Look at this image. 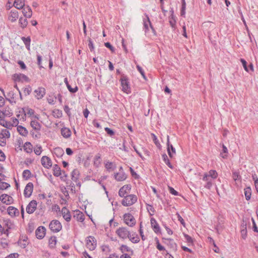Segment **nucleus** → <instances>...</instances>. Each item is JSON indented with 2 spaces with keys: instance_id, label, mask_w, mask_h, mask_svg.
Returning <instances> with one entry per match:
<instances>
[{
  "instance_id": "nucleus-1",
  "label": "nucleus",
  "mask_w": 258,
  "mask_h": 258,
  "mask_svg": "<svg viewBox=\"0 0 258 258\" xmlns=\"http://www.w3.org/2000/svg\"><path fill=\"white\" fill-rule=\"evenodd\" d=\"M119 81L121 91L127 94L131 93L132 90L128 77L124 74H122Z\"/></svg>"
},
{
  "instance_id": "nucleus-2",
  "label": "nucleus",
  "mask_w": 258,
  "mask_h": 258,
  "mask_svg": "<svg viewBox=\"0 0 258 258\" xmlns=\"http://www.w3.org/2000/svg\"><path fill=\"white\" fill-rule=\"evenodd\" d=\"M124 199L122 200L121 204L123 206L128 207L133 205L137 202L138 198L135 195H128L123 197Z\"/></svg>"
},
{
  "instance_id": "nucleus-3",
  "label": "nucleus",
  "mask_w": 258,
  "mask_h": 258,
  "mask_svg": "<svg viewBox=\"0 0 258 258\" xmlns=\"http://www.w3.org/2000/svg\"><path fill=\"white\" fill-rule=\"evenodd\" d=\"M146 19L144 20V29L145 31V33L146 34H147L149 31V28H150L152 29V32L153 33L154 36H156L157 33L155 30V29L153 27L151 21L150 20V19L147 15H145Z\"/></svg>"
},
{
  "instance_id": "nucleus-4",
  "label": "nucleus",
  "mask_w": 258,
  "mask_h": 258,
  "mask_svg": "<svg viewBox=\"0 0 258 258\" xmlns=\"http://www.w3.org/2000/svg\"><path fill=\"white\" fill-rule=\"evenodd\" d=\"M49 227L53 232L57 233L61 230L62 225L58 220H53L50 222Z\"/></svg>"
},
{
  "instance_id": "nucleus-5",
  "label": "nucleus",
  "mask_w": 258,
  "mask_h": 258,
  "mask_svg": "<svg viewBox=\"0 0 258 258\" xmlns=\"http://www.w3.org/2000/svg\"><path fill=\"white\" fill-rule=\"evenodd\" d=\"M123 220L126 224L130 227H133L136 224V220L130 213H125L123 215Z\"/></svg>"
},
{
  "instance_id": "nucleus-6",
  "label": "nucleus",
  "mask_w": 258,
  "mask_h": 258,
  "mask_svg": "<svg viewBox=\"0 0 258 258\" xmlns=\"http://www.w3.org/2000/svg\"><path fill=\"white\" fill-rule=\"evenodd\" d=\"M13 80L16 82H29L30 79L24 74L21 73H16L12 76Z\"/></svg>"
},
{
  "instance_id": "nucleus-7",
  "label": "nucleus",
  "mask_w": 258,
  "mask_h": 258,
  "mask_svg": "<svg viewBox=\"0 0 258 258\" xmlns=\"http://www.w3.org/2000/svg\"><path fill=\"white\" fill-rule=\"evenodd\" d=\"M117 235L122 239H126L128 238L130 232L125 227H119L116 231Z\"/></svg>"
},
{
  "instance_id": "nucleus-8",
  "label": "nucleus",
  "mask_w": 258,
  "mask_h": 258,
  "mask_svg": "<svg viewBox=\"0 0 258 258\" xmlns=\"http://www.w3.org/2000/svg\"><path fill=\"white\" fill-rule=\"evenodd\" d=\"M86 245L91 250H94L96 246V241L93 236H89L86 239Z\"/></svg>"
},
{
  "instance_id": "nucleus-9",
  "label": "nucleus",
  "mask_w": 258,
  "mask_h": 258,
  "mask_svg": "<svg viewBox=\"0 0 258 258\" xmlns=\"http://www.w3.org/2000/svg\"><path fill=\"white\" fill-rule=\"evenodd\" d=\"M37 203L36 200L31 201L26 207V212L28 214H31L34 212L37 208Z\"/></svg>"
},
{
  "instance_id": "nucleus-10",
  "label": "nucleus",
  "mask_w": 258,
  "mask_h": 258,
  "mask_svg": "<svg viewBox=\"0 0 258 258\" xmlns=\"http://www.w3.org/2000/svg\"><path fill=\"white\" fill-rule=\"evenodd\" d=\"M131 189V185L130 184H126L121 187L118 191V195L121 198H123L130 191Z\"/></svg>"
},
{
  "instance_id": "nucleus-11",
  "label": "nucleus",
  "mask_w": 258,
  "mask_h": 258,
  "mask_svg": "<svg viewBox=\"0 0 258 258\" xmlns=\"http://www.w3.org/2000/svg\"><path fill=\"white\" fill-rule=\"evenodd\" d=\"M33 190V184L30 182L26 185L24 190V195L26 198H29L31 195Z\"/></svg>"
},
{
  "instance_id": "nucleus-12",
  "label": "nucleus",
  "mask_w": 258,
  "mask_h": 258,
  "mask_svg": "<svg viewBox=\"0 0 258 258\" xmlns=\"http://www.w3.org/2000/svg\"><path fill=\"white\" fill-rule=\"evenodd\" d=\"M46 228L42 226L38 227L35 231L36 237L39 239H42L45 235Z\"/></svg>"
},
{
  "instance_id": "nucleus-13",
  "label": "nucleus",
  "mask_w": 258,
  "mask_h": 258,
  "mask_svg": "<svg viewBox=\"0 0 258 258\" xmlns=\"http://www.w3.org/2000/svg\"><path fill=\"white\" fill-rule=\"evenodd\" d=\"M41 163L45 168L49 169L52 166L51 160L49 157L46 156H44L41 158Z\"/></svg>"
},
{
  "instance_id": "nucleus-14",
  "label": "nucleus",
  "mask_w": 258,
  "mask_h": 258,
  "mask_svg": "<svg viewBox=\"0 0 258 258\" xmlns=\"http://www.w3.org/2000/svg\"><path fill=\"white\" fill-rule=\"evenodd\" d=\"M151 225L154 232L156 234L161 233V229L156 220L154 218H151Z\"/></svg>"
},
{
  "instance_id": "nucleus-15",
  "label": "nucleus",
  "mask_w": 258,
  "mask_h": 258,
  "mask_svg": "<svg viewBox=\"0 0 258 258\" xmlns=\"http://www.w3.org/2000/svg\"><path fill=\"white\" fill-rule=\"evenodd\" d=\"M0 200L2 203L6 205L12 204L14 202L13 198L7 194L2 195L0 197Z\"/></svg>"
},
{
  "instance_id": "nucleus-16",
  "label": "nucleus",
  "mask_w": 258,
  "mask_h": 258,
  "mask_svg": "<svg viewBox=\"0 0 258 258\" xmlns=\"http://www.w3.org/2000/svg\"><path fill=\"white\" fill-rule=\"evenodd\" d=\"M19 18V13L16 10H11L8 14V20L11 22H16Z\"/></svg>"
},
{
  "instance_id": "nucleus-17",
  "label": "nucleus",
  "mask_w": 258,
  "mask_h": 258,
  "mask_svg": "<svg viewBox=\"0 0 258 258\" xmlns=\"http://www.w3.org/2000/svg\"><path fill=\"white\" fill-rule=\"evenodd\" d=\"M16 94L14 93V91L11 90L7 93V96H6L5 97L6 99L8 100L11 104H14L16 103Z\"/></svg>"
},
{
  "instance_id": "nucleus-18",
  "label": "nucleus",
  "mask_w": 258,
  "mask_h": 258,
  "mask_svg": "<svg viewBox=\"0 0 258 258\" xmlns=\"http://www.w3.org/2000/svg\"><path fill=\"white\" fill-rule=\"evenodd\" d=\"M61 212L64 219L67 222L70 221L71 219V215L69 210L66 207H63Z\"/></svg>"
},
{
  "instance_id": "nucleus-19",
  "label": "nucleus",
  "mask_w": 258,
  "mask_h": 258,
  "mask_svg": "<svg viewBox=\"0 0 258 258\" xmlns=\"http://www.w3.org/2000/svg\"><path fill=\"white\" fill-rule=\"evenodd\" d=\"M22 13L26 18H30L32 15V11L29 6H25L22 9Z\"/></svg>"
},
{
  "instance_id": "nucleus-20",
  "label": "nucleus",
  "mask_w": 258,
  "mask_h": 258,
  "mask_svg": "<svg viewBox=\"0 0 258 258\" xmlns=\"http://www.w3.org/2000/svg\"><path fill=\"white\" fill-rule=\"evenodd\" d=\"M114 177L116 180L122 181L126 179L127 176L124 172H120L114 173Z\"/></svg>"
},
{
  "instance_id": "nucleus-21",
  "label": "nucleus",
  "mask_w": 258,
  "mask_h": 258,
  "mask_svg": "<svg viewBox=\"0 0 258 258\" xmlns=\"http://www.w3.org/2000/svg\"><path fill=\"white\" fill-rule=\"evenodd\" d=\"M240 234L241 237L245 239L247 237L246 223L243 221L240 225Z\"/></svg>"
},
{
  "instance_id": "nucleus-22",
  "label": "nucleus",
  "mask_w": 258,
  "mask_h": 258,
  "mask_svg": "<svg viewBox=\"0 0 258 258\" xmlns=\"http://www.w3.org/2000/svg\"><path fill=\"white\" fill-rule=\"evenodd\" d=\"M30 125L33 130L37 132H39L41 130V125L35 119H31L30 122Z\"/></svg>"
},
{
  "instance_id": "nucleus-23",
  "label": "nucleus",
  "mask_w": 258,
  "mask_h": 258,
  "mask_svg": "<svg viewBox=\"0 0 258 258\" xmlns=\"http://www.w3.org/2000/svg\"><path fill=\"white\" fill-rule=\"evenodd\" d=\"M207 176H209L212 179H216L218 177V173L215 170H210L208 173H205L203 177V179H206Z\"/></svg>"
},
{
  "instance_id": "nucleus-24",
  "label": "nucleus",
  "mask_w": 258,
  "mask_h": 258,
  "mask_svg": "<svg viewBox=\"0 0 258 258\" xmlns=\"http://www.w3.org/2000/svg\"><path fill=\"white\" fill-rule=\"evenodd\" d=\"M167 152H168V155L170 157H172V156H173L172 154L175 153V148L173 147L172 145L170 144L169 139L168 136H167Z\"/></svg>"
},
{
  "instance_id": "nucleus-25",
  "label": "nucleus",
  "mask_w": 258,
  "mask_h": 258,
  "mask_svg": "<svg viewBox=\"0 0 258 258\" xmlns=\"http://www.w3.org/2000/svg\"><path fill=\"white\" fill-rule=\"evenodd\" d=\"M64 154L63 150L60 147H56L53 149V154L57 158L61 157Z\"/></svg>"
},
{
  "instance_id": "nucleus-26",
  "label": "nucleus",
  "mask_w": 258,
  "mask_h": 258,
  "mask_svg": "<svg viewBox=\"0 0 258 258\" xmlns=\"http://www.w3.org/2000/svg\"><path fill=\"white\" fill-rule=\"evenodd\" d=\"M22 112L24 113L25 117H26V114H28L30 117H32L34 115L35 111L33 109L28 107H25L22 108Z\"/></svg>"
},
{
  "instance_id": "nucleus-27",
  "label": "nucleus",
  "mask_w": 258,
  "mask_h": 258,
  "mask_svg": "<svg viewBox=\"0 0 258 258\" xmlns=\"http://www.w3.org/2000/svg\"><path fill=\"white\" fill-rule=\"evenodd\" d=\"M105 167L108 172H110L116 169V165L112 162L106 161L105 163Z\"/></svg>"
},
{
  "instance_id": "nucleus-28",
  "label": "nucleus",
  "mask_w": 258,
  "mask_h": 258,
  "mask_svg": "<svg viewBox=\"0 0 258 258\" xmlns=\"http://www.w3.org/2000/svg\"><path fill=\"white\" fill-rule=\"evenodd\" d=\"M74 217L80 222H83L85 219L83 213L79 210L75 212Z\"/></svg>"
},
{
  "instance_id": "nucleus-29",
  "label": "nucleus",
  "mask_w": 258,
  "mask_h": 258,
  "mask_svg": "<svg viewBox=\"0 0 258 258\" xmlns=\"http://www.w3.org/2000/svg\"><path fill=\"white\" fill-rule=\"evenodd\" d=\"M61 134L63 138L67 139L71 136V131L69 128L64 127L61 129Z\"/></svg>"
},
{
  "instance_id": "nucleus-30",
  "label": "nucleus",
  "mask_w": 258,
  "mask_h": 258,
  "mask_svg": "<svg viewBox=\"0 0 258 258\" xmlns=\"http://www.w3.org/2000/svg\"><path fill=\"white\" fill-rule=\"evenodd\" d=\"M128 238L133 243H137L140 241V237L136 233L131 234L130 233Z\"/></svg>"
},
{
  "instance_id": "nucleus-31",
  "label": "nucleus",
  "mask_w": 258,
  "mask_h": 258,
  "mask_svg": "<svg viewBox=\"0 0 258 258\" xmlns=\"http://www.w3.org/2000/svg\"><path fill=\"white\" fill-rule=\"evenodd\" d=\"M71 176L72 180L77 182L80 176L79 171L77 169H74L71 173Z\"/></svg>"
},
{
  "instance_id": "nucleus-32",
  "label": "nucleus",
  "mask_w": 258,
  "mask_h": 258,
  "mask_svg": "<svg viewBox=\"0 0 258 258\" xmlns=\"http://www.w3.org/2000/svg\"><path fill=\"white\" fill-rule=\"evenodd\" d=\"M7 212L8 214L12 217L15 216L17 213H19L18 210L16 208L12 206L8 207Z\"/></svg>"
},
{
  "instance_id": "nucleus-33",
  "label": "nucleus",
  "mask_w": 258,
  "mask_h": 258,
  "mask_svg": "<svg viewBox=\"0 0 258 258\" xmlns=\"http://www.w3.org/2000/svg\"><path fill=\"white\" fill-rule=\"evenodd\" d=\"M17 131L21 136L24 137L27 136L28 134L27 129L22 125H18Z\"/></svg>"
},
{
  "instance_id": "nucleus-34",
  "label": "nucleus",
  "mask_w": 258,
  "mask_h": 258,
  "mask_svg": "<svg viewBox=\"0 0 258 258\" xmlns=\"http://www.w3.org/2000/svg\"><path fill=\"white\" fill-rule=\"evenodd\" d=\"M0 125L8 129H11L13 126V124L11 122L4 119H0Z\"/></svg>"
},
{
  "instance_id": "nucleus-35",
  "label": "nucleus",
  "mask_w": 258,
  "mask_h": 258,
  "mask_svg": "<svg viewBox=\"0 0 258 258\" xmlns=\"http://www.w3.org/2000/svg\"><path fill=\"white\" fill-rule=\"evenodd\" d=\"M101 163V155L99 153L96 154L94 158V165L96 167H99Z\"/></svg>"
},
{
  "instance_id": "nucleus-36",
  "label": "nucleus",
  "mask_w": 258,
  "mask_h": 258,
  "mask_svg": "<svg viewBox=\"0 0 258 258\" xmlns=\"http://www.w3.org/2000/svg\"><path fill=\"white\" fill-rule=\"evenodd\" d=\"M35 92L36 94V97L38 99H41L44 95V89L43 88H38L37 89L35 90Z\"/></svg>"
},
{
  "instance_id": "nucleus-37",
  "label": "nucleus",
  "mask_w": 258,
  "mask_h": 258,
  "mask_svg": "<svg viewBox=\"0 0 258 258\" xmlns=\"http://www.w3.org/2000/svg\"><path fill=\"white\" fill-rule=\"evenodd\" d=\"M53 175L56 177H58L61 174V170L60 167L57 164H55L53 168Z\"/></svg>"
},
{
  "instance_id": "nucleus-38",
  "label": "nucleus",
  "mask_w": 258,
  "mask_h": 258,
  "mask_svg": "<svg viewBox=\"0 0 258 258\" xmlns=\"http://www.w3.org/2000/svg\"><path fill=\"white\" fill-rule=\"evenodd\" d=\"M24 150L27 153H31L32 152L33 147L31 143L26 142L24 145Z\"/></svg>"
},
{
  "instance_id": "nucleus-39",
  "label": "nucleus",
  "mask_w": 258,
  "mask_h": 258,
  "mask_svg": "<svg viewBox=\"0 0 258 258\" xmlns=\"http://www.w3.org/2000/svg\"><path fill=\"white\" fill-rule=\"evenodd\" d=\"M57 242L56 237L55 236H51L49 239V246L51 248H54Z\"/></svg>"
},
{
  "instance_id": "nucleus-40",
  "label": "nucleus",
  "mask_w": 258,
  "mask_h": 258,
  "mask_svg": "<svg viewBox=\"0 0 258 258\" xmlns=\"http://www.w3.org/2000/svg\"><path fill=\"white\" fill-rule=\"evenodd\" d=\"M162 158L165 163L171 169L173 168V166L171 164L167 155L166 154H163L162 155Z\"/></svg>"
},
{
  "instance_id": "nucleus-41",
  "label": "nucleus",
  "mask_w": 258,
  "mask_h": 258,
  "mask_svg": "<svg viewBox=\"0 0 258 258\" xmlns=\"http://www.w3.org/2000/svg\"><path fill=\"white\" fill-rule=\"evenodd\" d=\"M28 239V237L27 236L24 237V238L22 239L23 242H22V239H20L18 241V244L20 246V247L22 248H25L26 247L27 245H28V243H27V240Z\"/></svg>"
},
{
  "instance_id": "nucleus-42",
  "label": "nucleus",
  "mask_w": 258,
  "mask_h": 258,
  "mask_svg": "<svg viewBox=\"0 0 258 258\" xmlns=\"http://www.w3.org/2000/svg\"><path fill=\"white\" fill-rule=\"evenodd\" d=\"M20 26L22 28H26L28 24V21L26 18L20 17L19 20Z\"/></svg>"
},
{
  "instance_id": "nucleus-43",
  "label": "nucleus",
  "mask_w": 258,
  "mask_h": 258,
  "mask_svg": "<svg viewBox=\"0 0 258 258\" xmlns=\"http://www.w3.org/2000/svg\"><path fill=\"white\" fill-rule=\"evenodd\" d=\"M22 40H23V42L26 45V48L28 50L30 49V42H31V39L29 37H28L27 38L25 37H22Z\"/></svg>"
},
{
  "instance_id": "nucleus-44",
  "label": "nucleus",
  "mask_w": 258,
  "mask_h": 258,
  "mask_svg": "<svg viewBox=\"0 0 258 258\" xmlns=\"http://www.w3.org/2000/svg\"><path fill=\"white\" fill-rule=\"evenodd\" d=\"M251 191L250 187H247L244 189V195L247 201L250 200L251 197Z\"/></svg>"
},
{
  "instance_id": "nucleus-45",
  "label": "nucleus",
  "mask_w": 258,
  "mask_h": 258,
  "mask_svg": "<svg viewBox=\"0 0 258 258\" xmlns=\"http://www.w3.org/2000/svg\"><path fill=\"white\" fill-rule=\"evenodd\" d=\"M146 206L147 211L149 212L150 215H153L154 213L155 212V210L153 206L147 203H146Z\"/></svg>"
},
{
  "instance_id": "nucleus-46",
  "label": "nucleus",
  "mask_w": 258,
  "mask_h": 258,
  "mask_svg": "<svg viewBox=\"0 0 258 258\" xmlns=\"http://www.w3.org/2000/svg\"><path fill=\"white\" fill-rule=\"evenodd\" d=\"M222 152L220 153V156L223 158H226L227 157V154L228 153V149L227 147L224 145L222 144Z\"/></svg>"
},
{
  "instance_id": "nucleus-47",
  "label": "nucleus",
  "mask_w": 258,
  "mask_h": 258,
  "mask_svg": "<svg viewBox=\"0 0 258 258\" xmlns=\"http://www.w3.org/2000/svg\"><path fill=\"white\" fill-rule=\"evenodd\" d=\"M120 250L122 252L131 251L132 253H133V250L131 248H130L127 245L124 244H122L121 245L120 247Z\"/></svg>"
},
{
  "instance_id": "nucleus-48",
  "label": "nucleus",
  "mask_w": 258,
  "mask_h": 258,
  "mask_svg": "<svg viewBox=\"0 0 258 258\" xmlns=\"http://www.w3.org/2000/svg\"><path fill=\"white\" fill-rule=\"evenodd\" d=\"M0 135L1 136L3 137L4 138H9L10 137L11 134L10 132L6 129H3L2 130V132L0 133Z\"/></svg>"
},
{
  "instance_id": "nucleus-49",
  "label": "nucleus",
  "mask_w": 258,
  "mask_h": 258,
  "mask_svg": "<svg viewBox=\"0 0 258 258\" xmlns=\"http://www.w3.org/2000/svg\"><path fill=\"white\" fill-rule=\"evenodd\" d=\"M53 116L55 118H60L62 116V111L59 109H55L52 111Z\"/></svg>"
},
{
  "instance_id": "nucleus-50",
  "label": "nucleus",
  "mask_w": 258,
  "mask_h": 258,
  "mask_svg": "<svg viewBox=\"0 0 258 258\" xmlns=\"http://www.w3.org/2000/svg\"><path fill=\"white\" fill-rule=\"evenodd\" d=\"M23 177L26 179H28L31 177V173L28 169L24 170L23 172Z\"/></svg>"
},
{
  "instance_id": "nucleus-51",
  "label": "nucleus",
  "mask_w": 258,
  "mask_h": 258,
  "mask_svg": "<svg viewBox=\"0 0 258 258\" xmlns=\"http://www.w3.org/2000/svg\"><path fill=\"white\" fill-rule=\"evenodd\" d=\"M256 192L258 193V177L255 174L252 175Z\"/></svg>"
},
{
  "instance_id": "nucleus-52",
  "label": "nucleus",
  "mask_w": 258,
  "mask_h": 258,
  "mask_svg": "<svg viewBox=\"0 0 258 258\" xmlns=\"http://www.w3.org/2000/svg\"><path fill=\"white\" fill-rule=\"evenodd\" d=\"M10 187V184L7 182H1L0 183V189L5 190Z\"/></svg>"
},
{
  "instance_id": "nucleus-53",
  "label": "nucleus",
  "mask_w": 258,
  "mask_h": 258,
  "mask_svg": "<svg viewBox=\"0 0 258 258\" xmlns=\"http://www.w3.org/2000/svg\"><path fill=\"white\" fill-rule=\"evenodd\" d=\"M136 67H137V68L138 71L141 73V74L142 75L143 78L145 80H147V78H146L144 71L143 69V68L141 67V66H136Z\"/></svg>"
},
{
  "instance_id": "nucleus-54",
  "label": "nucleus",
  "mask_w": 258,
  "mask_h": 258,
  "mask_svg": "<svg viewBox=\"0 0 258 258\" xmlns=\"http://www.w3.org/2000/svg\"><path fill=\"white\" fill-rule=\"evenodd\" d=\"M243 67L246 72L249 73L254 71L253 66H243Z\"/></svg>"
},
{
  "instance_id": "nucleus-55",
  "label": "nucleus",
  "mask_w": 258,
  "mask_h": 258,
  "mask_svg": "<svg viewBox=\"0 0 258 258\" xmlns=\"http://www.w3.org/2000/svg\"><path fill=\"white\" fill-rule=\"evenodd\" d=\"M67 88L69 91L73 93H76L78 90V88L77 86H75L74 88H72L70 85H68Z\"/></svg>"
},
{
  "instance_id": "nucleus-56",
  "label": "nucleus",
  "mask_w": 258,
  "mask_h": 258,
  "mask_svg": "<svg viewBox=\"0 0 258 258\" xmlns=\"http://www.w3.org/2000/svg\"><path fill=\"white\" fill-rule=\"evenodd\" d=\"M169 23L171 26L172 28H174L176 24V20L173 15H172L171 17L169 18Z\"/></svg>"
},
{
  "instance_id": "nucleus-57",
  "label": "nucleus",
  "mask_w": 258,
  "mask_h": 258,
  "mask_svg": "<svg viewBox=\"0 0 258 258\" xmlns=\"http://www.w3.org/2000/svg\"><path fill=\"white\" fill-rule=\"evenodd\" d=\"M31 90V87L30 86H28L27 87L24 89L23 92L25 95H28L30 94Z\"/></svg>"
},
{
  "instance_id": "nucleus-58",
  "label": "nucleus",
  "mask_w": 258,
  "mask_h": 258,
  "mask_svg": "<svg viewBox=\"0 0 258 258\" xmlns=\"http://www.w3.org/2000/svg\"><path fill=\"white\" fill-rule=\"evenodd\" d=\"M186 4L185 0H182V9L181 11V15L183 16L185 14Z\"/></svg>"
},
{
  "instance_id": "nucleus-59",
  "label": "nucleus",
  "mask_w": 258,
  "mask_h": 258,
  "mask_svg": "<svg viewBox=\"0 0 258 258\" xmlns=\"http://www.w3.org/2000/svg\"><path fill=\"white\" fill-rule=\"evenodd\" d=\"M34 152L35 154L37 155H39L41 154L42 152V147L41 146L37 147V148H35L34 150Z\"/></svg>"
},
{
  "instance_id": "nucleus-60",
  "label": "nucleus",
  "mask_w": 258,
  "mask_h": 258,
  "mask_svg": "<svg viewBox=\"0 0 258 258\" xmlns=\"http://www.w3.org/2000/svg\"><path fill=\"white\" fill-rule=\"evenodd\" d=\"M104 130L108 135L111 136H113L115 134L114 132L112 130L108 127H105Z\"/></svg>"
},
{
  "instance_id": "nucleus-61",
  "label": "nucleus",
  "mask_w": 258,
  "mask_h": 258,
  "mask_svg": "<svg viewBox=\"0 0 258 258\" xmlns=\"http://www.w3.org/2000/svg\"><path fill=\"white\" fill-rule=\"evenodd\" d=\"M213 183L212 179H210V180H208V182H206L204 186L208 189H210L213 185Z\"/></svg>"
},
{
  "instance_id": "nucleus-62",
  "label": "nucleus",
  "mask_w": 258,
  "mask_h": 258,
  "mask_svg": "<svg viewBox=\"0 0 258 258\" xmlns=\"http://www.w3.org/2000/svg\"><path fill=\"white\" fill-rule=\"evenodd\" d=\"M6 145V141L5 138L1 136L0 135V146L2 147H4Z\"/></svg>"
},
{
  "instance_id": "nucleus-63",
  "label": "nucleus",
  "mask_w": 258,
  "mask_h": 258,
  "mask_svg": "<svg viewBox=\"0 0 258 258\" xmlns=\"http://www.w3.org/2000/svg\"><path fill=\"white\" fill-rule=\"evenodd\" d=\"M19 256V254L17 253H12L7 255L5 258H18Z\"/></svg>"
},
{
  "instance_id": "nucleus-64",
  "label": "nucleus",
  "mask_w": 258,
  "mask_h": 258,
  "mask_svg": "<svg viewBox=\"0 0 258 258\" xmlns=\"http://www.w3.org/2000/svg\"><path fill=\"white\" fill-rule=\"evenodd\" d=\"M169 190L170 194L174 196H178V192L173 187L169 186Z\"/></svg>"
}]
</instances>
